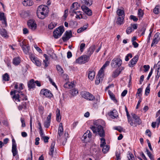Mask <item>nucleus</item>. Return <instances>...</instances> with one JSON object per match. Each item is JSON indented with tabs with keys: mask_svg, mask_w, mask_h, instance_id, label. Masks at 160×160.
Instances as JSON below:
<instances>
[{
	"mask_svg": "<svg viewBox=\"0 0 160 160\" xmlns=\"http://www.w3.org/2000/svg\"><path fill=\"white\" fill-rule=\"evenodd\" d=\"M90 128L94 133H98L99 136L102 138H100L101 144L100 146L102 147L106 144V140L104 138L105 136V132L102 127L100 125L94 124L90 127Z\"/></svg>",
	"mask_w": 160,
	"mask_h": 160,
	"instance_id": "1",
	"label": "nucleus"
},
{
	"mask_svg": "<svg viewBox=\"0 0 160 160\" xmlns=\"http://www.w3.org/2000/svg\"><path fill=\"white\" fill-rule=\"evenodd\" d=\"M23 85L22 83H21L19 85L18 89L19 91L15 90L14 91H12L10 92V94L11 95H12L14 94V95L12 97L13 100L17 102H20L21 100V99L22 98L21 96H20V95H22L23 97V98H22L23 100H27V98L22 93V92L20 91L23 89Z\"/></svg>",
	"mask_w": 160,
	"mask_h": 160,
	"instance_id": "2",
	"label": "nucleus"
},
{
	"mask_svg": "<svg viewBox=\"0 0 160 160\" xmlns=\"http://www.w3.org/2000/svg\"><path fill=\"white\" fill-rule=\"evenodd\" d=\"M49 10L48 7L44 5H41L37 9V14L38 18L43 19L48 16Z\"/></svg>",
	"mask_w": 160,
	"mask_h": 160,
	"instance_id": "3",
	"label": "nucleus"
},
{
	"mask_svg": "<svg viewBox=\"0 0 160 160\" xmlns=\"http://www.w3.org/2000/svg\"><path fill=\"white\" fill-rule=\"evenodd\" d=\"M64 31V27L61 26L58 27L53 32V36L55 38H58L60 37Z\"/></svg>",
	"mask_w": 160,
	"mask_h": 160,
	"instance_id": "4",
	"label": "nucleus"
},
{
	"mask_svg": "<svg viewBox=\"0 0 160 160\" xmlns=\"http://www.w3.org/2000/svg\"><path fill=\"white\" fill-rule=\"evenodd\" d=\"M89 59V57L86 55H84L76 59L75 62L76 63L82 64L88 62Z\"/></svg>",
	"mask_w": 160,
	"mask_h": 160,
	"instance_id": "5",
	"label": "nucleus"
},
{
	"mask_svg": "<svg viewBox=\"0 0 160 160\" xmlns=\"http://www.w3.org/2000/svg\"><path fill=\"white\" fill-rule=\"evenodd\" d=\"M81 95L83 98L88 100L92 101L95 99L94 96L89 92L86 91L82 92Z\"/></svg>",
	"mask_w": 160,
	"mask_h": 160,
	"instance_id": "6",
	"label": "nucleus"
},
{
	"mask_svg": "<svg viewBox=\"0 0 160 160\" xmlns=\"http://www.w3.org/2000/svg\"><path fill=\"white\" fill-rule=\"evenodd\" d=\"M122 61L118 58H114L112 61L111 65V66L114 68H116L117 66L118 67L120 66L122 64Z\"/></svg>",
	"mask_w": 160,
	"mask_h": 160,
	"instance_id": "7",
	"label": "nucleus"
},
{
	"mask_svg": "<svg viewBox=\"0 0 160 160\" xmlns=\"http://www.w3.org/2000/svg\"><path fill=\"white\" fill-rule=\"evenodd\" d=\"M27 24L29 28L32 31L35 30L37 28V24L35 21L33 19H30L28 21Z\"/></svg>",
	"mask_w": 160,
	"mask_h": 160,
	"instance_id": "8",
	"label": "nucleus"
},
{
	"mask_svg": "<svg viewBox=\"0 0 160 160\" xmlns=\"http://www.w3.org/2000/svg\"><path fill=\"white\" fill-rule=\"evenodd\" d=\"M80 6L77 2L73 3L71 7L70 10L69 11L70 13H71V15H74L73 14V12H76Z\"/></svg>",
	"mask_w": 160,
	"mask_h": 160,
	"instance_id": "9",
	"label": "nucleus"
},
{
	"mask_svg": "<svg viewBox=\"0 0 160 160\" xmlns=\"http://www.w3.org/2000/svg\"><path fill=\"white\" fill-rule=\"evenodd\" d=\"M30 58L31 61L37 66L40 67L41 66V63L38 58L33 55H30Z\"/></svg>",
	"mask_w": 160,
	"mask_h": 160,
	"instance_id": "10",
	"label": "nucleus"
},
{
	"mask_svg": "<svg viewBox=\"0 0 160 160\" xmlns=\"http://www.w3.org/2000/svg\"><path fill=\"white\" fill-rule=\"evenodd\" d=\"M72 36V33L71 31L69 32L66 31L62 37V39L63 41L65 42L69 39Z\"/></svg>",
	"mask_w": 160,
	"mask_h": 160,
	"instance_id": "11",
	"label": "nucleus"
},
{
	"mask_svg": "<svg viewBox=\"0 0 160 160\" xmlns=\"http://www.w3.org/2000/svg\"><path fill=\"white\" fill-rule=\"evenodd\" d=\"M40 93L41 94L47 97L50 98L52 96V94L50 91L46 89H42Z\"/></svg>",
	"mask_w": 160,
	"mask_h": 160,
	"instance_id": "12",
	"label": "nucleus"
},
{
	"mask_svg": "<svg viewBox=\"0 0 160 160\" xmlns=\"http://www.w3.org/2000/svg\"><path fill=\"white\" fill-rule=\"evenodd\" d=\"M81 8L82 10L88 16H91L92 14V12L91 10L88 7L84 5L81 6Z\"/></svg>",
	"mask_w": 160,
	"mask_h": 160,
	"instance_id": "13",
	"label": "nucleus"
},
{
	"mask_svg": "<svg viewBox=\"0 0 160 160\" xmlns=\"http://www.w3.org/2000/svg\"><path fill=\"white\" fill-rule=\"evenodd\" d=\"M138 60V56H135L130 61L129 66L132 67L136 63Z\"/></svg>",
	"mask_w": 160,
	"mask_h": 160,
	"instance_id": "14",
	"label": "nucleus"
},
{
	"mask_svg": "<svg viewBox=\"0 0 160 160\" xmlns=\"http://www.w3.org/2000/svg\"><path fill=\"white\" fill-rule=\"evenodd\" d=\"M63 132V130L62 127V123H60L59 124L58 131V135L57 136L58 141L60 137L62 135Z\"/></svg>",
	"mask_w": 160,
	"mask_h": 160,
	"instance_id": "15",
	"label": "nucleus"
},
{
	"mask_svg": "<svg viewBox=\"0 0 160 160\" xmlns=\"http://www.w3.org/2000/svg\"><path fill=\"white\" fill-rule=\"evenodd\" d=\"M51 117V114L50 113L47 118V121L44 123V126L46 128H48L50 125Z\"/></svg>",
	"mask_w": 160,
	"mask_h": 160,
	"instance_id": "16",
	"label": "nucleus"
},
{
	"mask_svg": "<svg viewBox=\"0 0 160 160\" xmlns=\"http://www.w3.org/2000/svg\"><path fill=\"white\" fill-rule=\"evenodd\" d=\"M131 115L133 119L134 120L135 124L140 125L141 123V120L138 116L133 113H132Z\"/></svg>",
	"mask_w": 160,
	"mask_h": 160,
	"instance_id": "17",
	"label": "nucleus"
},
{
	"mask_svg": "<svg viewBox=\"0 0 160 160\" xmlns=\"http://www.w3.org/2000/svg\"><path fill=\"white\" fill-rule=\"evenodd\" d=\"M28 87L29 90H30L31 89H33L35 87V83L34 79H32L28 82Z\"/></svg>",
	"mask_w": 160,
	"mask_h": 160,
	"instance_id": "18",
	"label": "nucleus"
},
{
	"mask_svg": "<svg viewBox=\"0 0 160 160\" xmlns=\"http://www.w3.org/2000/svg\"><path fill=\"white\" fill-rule=\"evenodd\" d=\"M95 49V46H91L89 48L88 50V51L87 56L90 58L91 55L92 54Z\"/></svg>",
	"mask_w": 160,
	"mask_h": 160,
	"instance_id": "19",
	"label": "nucleus"
},
{
	"mask_svg": "<svg viewBox=\"0 0 160 160\" xmlns=\"http://www.w3.org/2000/svg\"><path fill=\"white\" fill-rule=\"evenodd\" d=\"M109 115L111 118L113 119L117 118L118 116V113L115 110L110 112Z\"/></svg>",
	"mask_w": 160,
	"mask_h": 160,
	"instance_id": "20",
	"label": "nucleus"
},
{
	"mask_svg": "<svg viewBox=\"0 0 160 160\" xmlns=\"http://www.w3.org/2000/svg\"><path fill=\"white\" fill-rule=\"evenodd\" d=\"M55 144V141H53L50 146V152H49V154L52 157H53V152H54V148Z\"/></svg>",
	"mask_w": 160,
	"mask_h": 160,
	"instance_id": "21",
	"label": "nucleus"
},
{
	"mask_svg": "<svg viewBox=\"0 0 160 160\" xmlns=\"http://www.w3.org/2000/svg\"><path fill=\"white\" fill-rule=\"evenodd\" d=\"M81 2L88 6H91L92 4V0H80Z\"/></svg>",
	"mask_w": 160,
	"mask_h": 160,
	"instance_id": "22",
	"label": "nucleus"
},
{
	"mask_svg": "<svg viewBox=\"0 0 160 160\" xmlns=\"http://www.w3.org/2000/svg\"><path fill=\"white\" fill-rule=\"evenodd\" d=\"M121 71L120 69H116L112 73V77L113 78H115L117 77L121 73Z\"/></svg>",
	"mask_w": 160,
	"mask_h": 160,
	"instance_id": "23",
	"label": "nucleus"
},
{
	"mask_svg": "<svg viewBox=\"0 0 160 160\" xmlns=\"http://www.w3.org/2000/svg\"><path fill=\"white\" fill-rule=\"evenodd\" d=\"M124 18V17H118L117 18V20L116 22V23L118 25H122L124 23L123 21Z\"/></svg>",
	"mask_w": 160,
	"mask_h": 160,
	"instance_id": "24",
	"label": "nucleus"
},
{
	"mask_svg": "<svg viewBox=\"0 0 160 160\" xmlns=\"http://www.w3.org/2000/svg\"><path fill=\"white\" fill-rule=\"evenodd\" d=\"M23 5L24 6H31L32 5L33 3L31 0H24L22 3Z\"/></svg>",
	"mask_w": 160,
	"mask_h": 160,
	"instance_id": "25",
	"label": "nucleus"
},
{
	"mask_svg": "<svg viewBox=\"0 0 160 160\" xmlns=\"http://www.w3.org/2000/svg\"><path fill=\"white\" fill-rule=\"evenodd\" d=\"M117 14L118 17H124V12L123 10L118 9L117 11Z\"/></svg>",
	"mask_w": 160,
	"mask_h": 160,
	"instance_id": "26",
	"label": "nucleus"
},
{
	"mask_svg": "<svg viewBox=\"0 0 160 160\" xmlns=\"http://www.w3.org/2000/svg\"><path fill=\"white\" fill-rule=\"evenodd\" d=\"M87 136H88V137L89 138L92 137V133L89 130H87L86 132L84 134L82 137V138L83 139V140L85 139L86 138Z\"/></svg>",
	"mask_w": 160,
	"mask_h": 160,
	"instance_id": "27",
	"label": "nucleus"
},
{
	"mask_svg": "<svg viewBox=\"0 0 160 160\" xmlns=\"http://www.w3.org/2000/svg\"><path fill=\"white\" fill-rule=\"evenodd\" d=\"M43 56L45 58V59L43 60V62L44 64L45 68H46L48 66L49 63V62L48 61V57L47 54H44Z\"/></svg>",
	"mask_w": 160,
	"mask_h": 160,
	"instance_id": "28",
	"label": "nucleus"
},
{
	"mask_svg": "<svg viewBox=\"0 0 160 160\" xmlns=\"http://www.w3.org/2000/svg\"><path fill=\"white\" fill-rule=\"evenodd\" d=\"M56 120L58 122L61 121V116H60V110L57 108L56 111Z\"/></svg>",
	"mask_w": 160,
	"mask_h": 160,
	"instance_id": "29",
	"label": "nucleus"
},
{
	"mask_svg": "<svg viewBox=\"0 0 160 160\" xmlns=\"http://www.w3.org/2000/svg\"><path fill=\"white\" fill-rule=\"evenodd\" d=\"M95 74V72L93 71H90L88 73V77L89 79L92 80L94 78Z\"/></svg>",
	"mask_w": 160,
	"mask_h": 160,
	"instance_id": "30",
	"label": "nucleus"
},
{
	"mask_svg": "<svg viewBox=\"0 0 160 160\" xmlns=\"http://www.w3.org/2000/svg\"><path fill=\"white\" fill-rule=\"evenodd\" d=\"M73 13H74L76 15V18H78L80 19L81 18H83L84 19H86V18H83L82 17V14L81 13V12L80 11H77L76 12H73Z\"/></svg>",
	"mask_w": 160,
	"mask_h": 160,
	"instance_id": "31",
	"label": "nucleus"
},
{
	"mask_svg": "<svg viewBox=\"0 0 160 160\" xmlns=\"http://www.w3.org/2000/svg\"><path fill=\"white\" fill-rule=\"evenodd\" d=\"M20 59L19 57H16L13 60V63L15 65H18L20 63Z\"/></svg>",
	"mask_w": 160,
	"mask_h": 160,
	"instance_id": "32",
	"label": "nucleus"
},
{
	"mask_svg": "<svg viewBox=\"0 0 160 160\" xmlns=\"http://www.w3.org/2000/svg\"><path fill=\"white\" fill-rule=\"evenodd\" d=\"M22 49L24 52L26 54H28L29 52V46L28 45L25 46L24 47H23Z\"/></svg>",
	"mask_w": 160,
	"mask_h": 160,
	"instance_id": "33",
	"label": "nucleus"
},
{
	"mask_svg": "<svg viewBox=\"0 0 160 160\" xmlns=\"http://www.w3.org/2000/svg\"><path fill=\"white\" fill-rule=\"evenodd\" d=\"M26 103L25 102H23L21 105H20L18 106V109L19 110H21L22 109H26Z\"/></svg>",
	"mask_w": 160,
	"mask_h": 160,
	"instance_id": "34",
	"label": "nucleus"
},
{
	"mask_svg": "<svg viewBox=\"0 0 160 160\" xmlns=\"http://www.w3.org/2000/svg\"><path fill=\"white\" fill-rule=\"evenodd\" d=\"M0 33L1 35L4 37H6L7 36V32L4 29H0Z\"/></svg>",
	"mask_w": 160,
	"mask_h": 160,
	"instance_id": "35",
	"label": "nucleus"
},
{
	"mask_svg": "<svg viewBox=\"0 0 160 160\" xmlns=\"http://www.w3.org/2000/svg\"><path fill=\"white\" fill-rule=\"evenodd\" d=\"M57 23L54 22H51L48 26V28L50 29H52L57 25Z\"/></svg>",
	"mask_w": 160,
	"mask_h": 160,
	"instance_id": "36",
	"label": "nucleus"
},
{
	"mask_svg": "<svg viewBox=\"0 0 160 160\" xmlns=\"http://www.w3.org/2000/svg\"><path fill=\"white\" fill-rule=\"evenodd\" d=\"M88 26L87 25H84L82 27H81L77 30V32L78 33H80L82 32V31L86 30Z\"/></svg>",
	"mask_w": 160,
	"mask_h": 160,
	"instance_id": "37",
	"label": "nucleus"
},
{
	"mask_svg": "<svg viewBox=\"0 0 160 160\" xmlns=\"http://www.w3.org/2000/svg\"><path fill=\"white\" fill-rule=\"evenodd\" d=\"M138 17H139L140 18H142L144 14L143 11L141 9H139L138 10Z\"/></svg>",
	"mask_w": 160,
	"mask_h": 160,
	"instance_id": "38",
	"label": "nucleus"
},
{
	"mask_svg": "<svg viewBox=\"0 0 160 160\" xmlns=\"http://www.w3.org/2000/svg\"><path fill=\"white\" fill-rule=\"evenodd\" d=\"M57 70L61 74L63 73V70L61 67L59 65H58L56 66Z\"/></svg>",
	"mask_w": 160,
	"mask_h": 160,
	"instance_id": "39",
	"label": "nucleus"
},
{
	"mask_svg": "<svg viewBox=\"0 0 160 160\" xmlns=\"http://www.w3.org/2000/svg\"><path fill=\"white\" fill-rule=\"evenodd\" d=\"M2 78L3 80L8 81L9 79V75L7 73H6L3 75Z\"/></svg>",
	"mask_w": 160,
	"mask_h": 160,
	"instance_id": "40",
	"label": "nucleus"
},
{
	"mask_svg": "<svg viewBox=\"0 0 160 160\" xmlns=\"http://www.w3.org/2000/svg\"><path fill=\"white\" fill-rule=\"evenodd\" d=\"M108 92L111 98L114 101H116L114 95L110 90L108 91Z\"/></svg>",
	"mask_w": 160,
	"mask_h": 160,
	"instance_id": "41",
	"label": "nucleus"
},
{
	"mask_svg": "<svg viewBox=\"0 0 160 160\" xmlns=\"http://www.w3.org/2000/svg\"><path fill=\"white\" fill-rule=\"evenodd\" d=\"M104 69H105L102 67L98 72V76L103 77Z\"/></svg>",
	"mask_w": 160,
	"mask_h": 160,
	"instance_id": "42",
	"label": "nucleus"
},
{
	"mask_svg": "<svg viewBox=\"0 0 160 160\" xmlns=\"http://www.w3.org/2000/svg\"><path fill=\"white\" fill-rule=\"evenodd\" d=\"M98 77L96 78L95 80V83L96 84L98 85L100 82L101 80H102V78L103 77L99 76H98Z\"/></svg>",
	"mask_w": 160,
	"mask_h": 160,
	"instance_id": "43",
	"label": "nucleus"
},
{
	"mask_svg": "<svg viewBox=\"0 0 160 160\" xmlns=\"http://www.w3.org/2000/svg\"><path fill=\"white\" fill-rule=\"evenodd\" d=\"M156 72H157V75L156 76V79L158 80L160 76V67L157 68L156 69Z\"/></svg>",
	"mask_w": 160,
	"mask_h": 160,
	"instance_id": "44",
	"label": "nucleus"
},
{
	"mask_svg": "<svg viewBox=\"0 0 160 160\" xmlns=\"http://www.w3.org/2000/svg\"><path fill=\"white\" fill-rule=\"evenodd\" d=\"M127 157L128 160H135L134 156L132 153H129L127 154Z\"/></svg>",
	"mask_w": 160,
	"mask_h": 160,
	"instance_id": "45",
	"label": "nucleus"
},
{
	"mask_svg": "<svg viewBox=\"0 0 160 160\" xmlns=\"http://www.w3.org/2000/svg\"><path fill=\"white\" fill-rule=\"evenodd\" d=\"M146 151L147 152V154L149 157L150 158L151 160H154V157L153 155L152 154V153L149 152V151L148 149H147Z\"/></svg>",
	"mask_w": 160,
	"mask_h": 160,
	"instance_id": "46",
	"label": "nucleus"
},
{
	"mask_svg": "<svg viewBox=\"0 0 160 160\" xmlns=\"http://www.w3.org/2000/svg\"><path fill=\"white\" fill-rule=\"evenodd\" d=\"M102 152L103 153H105L109 150V147L107 145L104 146L102 147Z\"/></svg>",
	"mask_w": 160,
	"mask_h": 160,
	"instance_id": "47",
	"label": "nucleus"
},
{
	"mask_svg": "<svg viewBox=\"0 0 160 160\" xmlns=\"http://www.w3.org/2000/svg\"><path fill=\"white\" fill-rule=\"evenodd\" d=\"M159 6L157 5L153 9V12L156 14H158L159 13Z\"/></svg>",
	"mask_w": 160,
	"mask_h": 160,
	"instance_id": "48",
	"label": "nucleus"
},
{
	"mask_svg": "<svg viewBox=\"0 0 160 160\" xmlns=\"http://www.w3.org/2000/svg\"><path fill=\"white\" fill-rule=\"evenodd\" d=\"M78 93V90L75 89H72L70 92L71 94L73 96H74Z\"/></svg>",
	"mask_w": 160,
	"mask_h": 160,
	"instance_id": "49",
	"label": "nucleus"
},
{
	"mask_svg": "<svg viewBox=\"0 0 160 160\" xmlns=\"http://www.w3.org/2000/svg\"><path fill=\"white\" fill-rule=\"evenodd\" d=\"M85 44L84 43H81L80 46V50L81 52H82L85 48Z\"/></svg>",
	"mask_w": 160,
	"mask_h": 160,
	"instance_id": "50",
	"label": "nucleus"
},
{
	"mask_svg": "<svg viewBox=\"0 0 160 160\" xmlns=\"http://www.w3.org/2000/svg\"><path fill=\"white\" fill-rule=\"evenodd\" d=\"M130 19L132 20L134 22H137L138 20V18L135 16L133 15H131L130 16Z\"/></svg>",
	"mask_w": 160,
	"mask_h": 160,
	"instance_id": "51",
	"label": "nucleus"
},
{
	"mask_svg": "<svg viewBox=\"0 0 160 160\" xmlns=\"http://www.w3.org/2000/svg\"><path fill=\"white\" fill-rule=\"evenodd\" d=\"M120 153L119 152H116V157L117 160H121Z\"/></svg>",
	"mask_w": 160,
	"mask_h": 160,
	"instance_id": "52",
	"label": "nucleus"
},
{
	"mask_svg": "<svg viewBox=\"0 0 160 160\" xmlns=\"http://www.w3.org/2000/svg\"><path fill=\"white\" fill-rule=\"evenodd\" d=\"M20 120L22 123V128L25 127L26 126V124L24 118H21Z\"/></svg>",
	"mask_w": 160,
	"mask_h": 160,
	"instance_id": "53",
	"label": "nucleus"
},
{
	"mask_svg": "<svg viewBox=\"0 0 160 160\" xmlns=\"http://www.w3.org/2000/svg\"><path fill=\"white\" fill-rule=\"evenodd\" d=\"M132 31V27H128L126 31V33L127 34H130Z\"/></svg>",
	"mask_w": 160,
	"mask_h": 160,
	"instance_id": "54",
	"label": "nucleus"
},
{
	"mask_svg": "<svg viewBox=\"0 0 160 160\" xmlns=\"http://www.w3.org/2000/svg\"><path fill=\"white\" fill-rule=\"evenodd\" d=\"M49 138L48 136H44L43 137L41 138V139L44 140L45 142H48V140Z\"/></svg>",
	"mask_w": 160,
	"mask_h": 160,
	"instance_id": "55",
	"label": "nucleus"
},
{
	"mask_svg": "<svg viewBox=\"0 0 160 160\" xmlns=\"http://www.w3.org/2000/svg\"><path fill=\"white\" fill-rule=\"evenodd\" d=\"M149 86L150 84H148V85L147 87L145 89V94L147 95V93H149L150 91V88Z\"/></svg>",
	"mask_w": 160,
	"mask_h": 160,
	"instance_id": "56",
	"label": "nucleus"
},
{
	"mask_svg": "<svg viewBox=\"0 0 160 160\" xmlns=\"http://www.w3.org/2000/svg\"><path fill=\"white\" fill-rule=\"evenodd\" d=\"M12 152L13 154V156H15L18 153L17 149H12Z\"/></svg>",
	"mask_w": 160,
	"mask_h": 160,
	"instance_id": "57",
	"label": "nucleus"
},
{
	"mask_svg": "<svg viewBox=\"0 0 160 160\" xmlns=\"http://www.w3.org/2000/svg\"><path fill=\"white\" fill-rule=\"evenodd\" d=\"M158 39H154L153 40L151 44V46L152 47L154 44H156L158 42Z\"/></svg>",
	"mask_w": 160,
	"mask_h": 160,
	"instance_id": "58",
	"label": "nucleus"
},
{
	"mask_svg": "<svg viewBox=\"0 0 160 160\" xmlns=\"http://www.w3.org/2000/svg\"><path fill=\"white\" fill-rule=\"evenodd\" d=\"M143 68H144V71L145 72H146L150 68V67H149V65H144L143 66Z\"/></svg>",
	"mask_w": 160,
	"mask_h": 160,
	"instance_id": "59",
	"label": "nucleus"
},
{
	"mask_svg": "<svg viewBox=\"0 0 160 160\" xmlns=\"http://www.w3.org/2000/svg\"><path fill=\"white\" fill-rule=\"evenodd\" d=\"M110 63V62L109 61H107L105 62V63L102 67L103 68L105 69V68L109 65Z\"/></svg>",
	"mask_w": 160,
	"mask_h": 160,
	"instance_id": "60",
	"label": "nucleus"
},
{
	"mask_svg": "<svg viewBox=\"0 0 160 160\" xmlns=\"http://www.w3.org/2000/svg\"><path fill=\"white\" fill-rule=\"evenodd\" d=\"M132 44L134 48H137L138 47L139 44L136 41L132 42Z\"/></svg>",
	"mask_w": 160,
	"mask_h": 160,
	"instance_id": "61",
	"label": "nucleus"
},
{
	"mask_svg": "<svg viewBox=\"0 0 160 160\" xmlns=\"http://www.w3.org/2000/svg\"><path fill=\"white\" fill-rule=\"evenodd\" d=\"M40 140V138H39L37 137L35 139V144L36 145H38L39 143V141Z\"/></svg>",
	"mask_w": 160,
	"mask_h": 160,
	"instance_id": "62",
	"label": "nucleus"
},
{
	"mask_svg": "<svg viewBox=\"0 0 160 160\" xmlns=\"http://www.w3.org/2000/svg\"><path fill=\"white\" fill-rule=\"evenodd\" d=\"M115 129L117 130L118 131L120 132H121L122 130H123V128L121 127H117Z\"/></svg>",
	"mask_w": 160,
	"mask_h": 160,
	"instance_id": "63",
	"label": "nucleus"
},
{
	"mask_svg": "<svg viewBox=\"0 0 160 160\" xmlns=\"http://www.w3.org/2000/svg\"><path fill=\"white\" fill-rule=\"evenodd\" d=\"M128 91L126 90H124L121 93V96L122 97L125 96L127 93Z\"/></svg>",
	"mask_w": 160,
	"mask_h": 160,
	"instance_id": "64",
	"label": "nucleus"
}]
</instances>
